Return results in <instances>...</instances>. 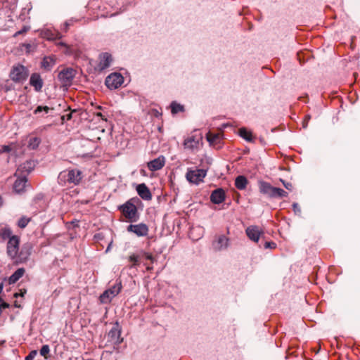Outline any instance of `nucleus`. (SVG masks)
<instances>
[{"label": "nucleus", "instance_id": "obj_1", "mask_svg": "<svg viewBox=\"0 0 360 360\" xmlns=\"http://www.w3.org/2000/svg\"><path fill=\"white\" fill-rule=\"evenodd\" d=\"M20 238L17 236H12L9 238L6 245V252L8 256L15 259L16 263H23L26 262L31 254L30 247L23 246L19 251Z\"/></svg>", "mask_w": 360, "mask_h": 360}, {"label": "nucleus", "instance_id": "obj_2", "mask_svg": "<svg viewBox=\"0 0 360 360\" xmlns=\"http://www.w3.org/2000/svg\"><path fill=\"white\" fill-rule=\"evenodd\" d=\"M82 179L81 171L77 169H66L60 172L58 184L65 186L67 184L78 185Z\"/></svg>", "mask_w": 360, "mask_h": 360}, {"label": "nucleus", "instance_id": "obj_3", "mask_svg": "<svg viewBox=\"0 0 360 360\" xmlns=\"http://www.w3.org/2000/svg\"><path fill=\"white\" fill-rule=\"evenodd\" d=\"M136 200L134 198H131L119 207V210L125 218L131 222L136 221L139 219L138 210L135 205Z\"/></svg>", "mask_w": 360, "mask_h": 360}, {"label": "nucleus", "instance_id": "obj_4", "mask_svg": "<svg viewBox=\"0 0 360 360\" xmlns=\"http://www.w3.org/2000/svg\"><path fill=\"white\" fill-rule=\"evenodd\" d=\"M29 75L28 70L22 65H14L10 72V78L15 82L25 81Z\"/></svg>", "mask_w": 360, "mask_h": 360}, {"label": "nucleus", "instance_id": "obj_5", "mask_svg": "<svg viewBox=\"0 0 360 360\" xmlns=\"http://www.w3.org/2000/svg\"><path fill=\"white\" fill-rule=\"evenodd\" d=\"M120 282L116 283L110 288L105 290L99 297V300L102 304H108L116 297L122 290Z\"/></svg>", "mask_w": 360, "mask_h": 360}, {"label": "nucleus", "instance_id": "obj_6", "mask_svg": "<svg viewBox=\"0 0 360 360\" xmlns=\"http://www.w3.org/2000/svg\"><path fill=\"white\" fill-rule=\"evenodd\" d=\"M124 82V78L120 73H112L105 79V85L110 89L120 87Z\"/></svg>", "mask_w": 360, "mask_h": 360}, {"label": "nucleus", "instance_id": "obj_7", "mask_svg": "<svg viewBox=\"0 0 360 360\" xmlns=\"http://www.w3.org/2000/svg\"><path fill=\"white\" fill-rule=\"evenodd\" d=\"M205 176L206 171L204 169L188 170L186 174V179L195 184L202 181Z\"/></svg>", "mask_w": 360, "mask_h": 360}, {"label": "nucleus", "instance_id": "obj_8", "mask_svg": "<svg viewBox=\"0 0 360 360\" xmlns=\"http://www.w3.org/2000/svg\"><path fill=\"white\" fill-rule=\"evenodd\" d=\"M127 230L128 232H131L139 237L146 236L148 234V226L143 223L138 224H130L127 226Z\"/></svg>", "mask_w": 360, "mask_h": 360}, {"label": "nucleus", "instance_id": "obj_9", "mask_svg": "<svg viewBox=\"0 0 360 360\" xmlns=\"http://www.w3.org/2000/svg\"><path fill=\"white\" fill-rule=\"evenodd\" d=\"M202 141L200 136L192 135L187 137L184 141V146L185 149L193 151L198 150L199 148L200 142Z\"/></svg>", "mask_w": 360, "mask_h": 360}, {"label": "nucleus", "instance_id": "obj_10", "mask_svg": "<svg viewBox=\"0 0 360 360\" xmlns=\"http://www.w3.org/2000/svg\"><path fill=\"white\" fill-rule=\"evenodd\" d=\"M245 233L250 240L257 243L260 236L264 233V231L257 226H250L246 229Z\"/></svg>", "mask_w": 360, "mask_h": 360}, {"label": "nucleus", "instance_id": "obj_11", "mask_svg": "<svg viewBox=\"0 0 360 360\" xmlns=\"http://www.w3.org/2000/svg\"><path fill=\"white\" fill-rule=\"evenodd\" d=\"M259 192L269 198H273L276 187L272 186L269 183L264 181L258 182Z\"/></svg>", "mask_w": 360, "mask_h": 360}, {"label": "nucleus", "instance_id": "obj_12", "mask_svg": "<svg viewBox=\"0 0 360 360\" xmlns=\"http://www.w3.org/2000/svg\"><path fill=\"white\" fill-rule=\"evenodd\" d=\"M75 75V72L72 68H67L60 72L58 78L64 84L68 85L71 84Z\"/></svg>", "mask_w": 360, "mask_h": 360}, {"label": "nucleus", "instance_id": "obj_13", "mask_svg": "<svg viewBox=\"0 0 360 360\" xmlns=\"http://www.w3.org/2000/svg\"><path fill=\"white\" fill-rule=\"evenodd\" d=\"M41 37L49 40L53 41L62 37L61 33L54 28H45L41 32Z\"/></svg>", "mask_w": 360, "mask_h": 360}, {"label": "nucleus", "instance_id": "obj_14", "mask_svg": "<svg viewBox=\"0 0 360 360\" xmlns=\"http://www.w3.org/2000/svg\"><path fill=\"white\" fill-rule=\"evenodd\" d=\"M120 334L121 331L119 329L118 324L116 323V325L113 326L109 331L108 337L110 339V341L111 342L112 344L118 345L122 340L120 338Z\"/></svg>", "mask_w": 360, "mask_h": 360}, {"label": "nucleus", "instance_id": "obj_15", "mask_svg": "<svg viewBox=\"0 0 360 360\" xmlns=\"http://www.w3.org/2000/svg\"><path fill=\"white\" fill-rule=\"evenodd\" d=\"M112 60V56L108 53H103L99 56V63L97 68L99 70H103L110 67Z\"/></svg>", "mask_w": 360, "mask_h": 360}, {"label": "nucleus", "instance_id": "obj_16", "mask_svg": "<svg viewBox=\"0 0 360 360\" xmlns=\"http://www.w3.org/2000/svg\"><path fill=\"white\" fill-rule=\"evenodd\" d=\"M165 164V158L160 155L158 158L148 162V168L149 170L154 172L161 169Z\"/></svg>", "mask_w": 360, "mask_h": 360}, {"label": "nucleus", "instance_id": "obj_17", "mask_svg": "<svg viewBox=\"0 0 360 360\" xmlns=\"http://www.w3.org/2000/svg\"><path fill=\"white\" fill-rule=\"evenodd\" d=\"M30 84L37 92L41 91L43 87V80L38 73H33L30 79Z\"/></svg>", "mask_w": 360, "mask_h": 360}, {"label": "nucleus", "instance_id": "obj_18", "mask_svg": "<svg viewBox=\"0 0 360 360\" xmlns=\"http://www.w3.org/2000/svg\"><path fill=\"white\" fill-rule=\"evenodd\" d=\"M225 200V192L221 188L213 191L210 195V200L214 204H220Z\"/></svg>", "mask_w": 360, "mask_h": 360}, {"label": "nucleus", "instance_id": "obj_19", "mask_svg": "<svg viewBox=\"0 0 360 360\" xmlns=\"http://www.w3.org/2000/svg\"><path fill=\"white\" fill-rule=\"evenodd\" d=\"M136 191L139 195L145 200H150L152 198L151 193L145 184H139L136 186Z\"/></svg>", "mask_w": 360, "mask_h": 360}, {"label": "nucleus", "instance_id": "obj_20", "mask_svg": "<svg viewBox=\"0 0 360 360\" xmlns=\"http://www.w3.org/2000/svg\"><path fill=\"white\" fill-rule=\"evenodd\" d=\"M206 138L210 145L217 146L220 143L222 139V134L221 133H212L209 131L206 135Z\"/></svg>", "mask_w": 360, "mask_h": 360}, {"label": "nucleus", "instance_id": "obj_21", "mask_svg": "<svg viewBox=\"0 0 360 360\" xmlns=\"http://www.w3.org/2000/svg\"><path fill=\"white\" fill-rule=\"evenodd\" d=\"M27 178L25 176L18 177L13 185V190L17 193H22L25 187Z\"/></svg>", "mask_w": 360, "mask_h": 360}, {"label": "nucleus", "instance_id": "obj_22", "mask_svg": "<svg viewBox=\"0 0 360 360\" xmlns=\"http://www.w3.org/2000/svg\"><path fill=\"white\" fill-rule=\"evenodd\" d=\"M12 237V231L8 226H2L0 228V242H4L9 240Z\"/></svg>", "mask_w": 360, "mask_h": 360}, {"label": "nucleus", "instance_id": "obj_23", "mask_svg": "<svg viewBox=\"0 0 360 360\" xmlns=\"http://www.w3.org/2000/svg\"><path fill=\"white\" fill-rule=\"evenodd\" d=\"M248 184L247 178L243 175H240L236 178L235 186L238 190H244Z\"/></svg>", "mask_w": 360, "mask_h": 360}, {"label": "nucleus", "instance_id": "obj_24", "mask_svg": "<svg viewBox=\"0 0 360 360\" xmlns=\"http://www.w3.org/2000/svg\"><path fill=\"white\" fill-rule=\"evenodd\" d=\"M25 274V269L23 268L18 269L10 277L9 283H16Z\"/></svg>", "mask_w": 360, "mask_h": 360}, {"label": "nucleus", "instance_id": "obj_25", "mask_svg": "<svg viewBox=\"0 0 360 360\" xmlns=\"http://www.w3.org/2000/svg\"><path fill=\"white\" fill-rule=\"evenodd\" d=\"M229 244V239L224 236H221L217 240L216 248L221 250L226 248Z\"/></svg>", "mask_w": 360, "mask_h": 360}, {"label": "nucleus", "instance_id": "obj_26", "mask_svg": "<svg viewBox=\"0 0 360 360\" xmlns=\"http://www.w3.org/2000/svg\"><path fill=\"white\" fill-rule=\"evenodd\" d=\"M55 65V60L53 57H45L44 58L41 66L44 69L50 70Z\"/></svg>", "mask_w": 360, "mask_h": 360}, {"label": "nucleus", "instance_id": "obj_27", "mask_svg": "<svg viewBox=\"0 0 360 360\" xmlns=\"http://www.w3.org/2000/svg\"><path fill=\"white\" fill-rule=\"evenodd\" d=\"M240 136L244 139L250 141L252 140V134L250 131H248L245 128H241L239 129Z\"/></svg>", "mask_w": 360, "mask_h": 360}, {"label": "nucleus", "instance_id": "obj_28", "mask_svg": "<svg viewBox=\"0 0 360 360\" xmlns=\"http://www.w3.org/2000/svg\"><path fill=\"white\" fill-rule=\"evenodd\" d=\"M288 193L286 191H285L283 189L276 187L273 198H285V197H288Z\"/></svg>", "mask_w": 360, "mask_h": 360}, {"label": "nucleus", "instance_id": "obj_29", "mask_svg": "<svg viewBox=\"0 0 360 360\" xmlns=\"http://www.w3.org/2000/svg\"><path fill=\"white\" fill-rule=\"evenodd\" d=\"M171 109H172V112L173 114H176L179 112L184 111V106L180 104H178L175 102H172L171 104Z\"/></svg>", "mask_w": 360, "mask_h": 360}, {"label": "nucleus", "instance_id": "obj_30", "mask_svg": "<svg viewBox=\"0 0 360 360\" xmlns=\"http://www.w3.org/2000/svg\"><path fill=\"white\" fill-rule=\"evenodd\" d=\"M39 143H40V140L38 138H37V137L32 138L29 141L28 147L30 149H35L38 147Z\"/></svg>", "mask_w": 360, "mask_h": 360}, {"label": "nucleus", "instance_id": "obj_31", "mask_svg": "<svg viewBox=\"0 0 360 360\" xmlns=\"http://www.w3.org/2000/svg\"><path fill=\"white\" fill-rule=\"evenodd\" d=\"M30 221V218L26 217H22L18 221V226L20 229H24L28 224Z\"/></svg>", "mask_w": 360, "mask_h": 360}, {"label": "nucleus", "instance_id": "obj_32", "mask_svg": "<svg viewBox=\"0 0 360 360\" xmlns=\"http://www.w3.org/2000/svg\"><path fill=\"white\" fill-rule=\"evenodd\" d=\"M129 260L130 262H131L130 268L139 265V258L138 255H136L134 254L130 255L129 257Z\"/></svg>", "mask_w": 360, "mask_h": 360}, {"label": "nucleus", "instance_id": "obj_33", "mask_svg": "<svg viewBox=\"0 0 360 360\" xmlns=\"http://www.w3.org/2000/svg\"><path fill=\"white\" fill-rule=\"evenodd\" d=\"M50 352V348L48 345H44L40 349V354L43 356H46Z\"/></svg>", "mask_w": 360, "mask_h": 360}, {"label": "nucleus", "instance_id": "obj_34", "mask_svg": "<svg viewBox=\"0 0 360 360\" xmlns=\"http://www.w3.org/2000/svg\"><path fill=\"white\" fill-rule=\"evenodd\" d=\"M50 108L48 106H38L34 111V114L39 113L42 111H44L46 113H48Z\"/></svg>", "mask_w": 360, "mask_h": 360}, {"label": "nucleus", "instance_id": "obj_35", "mask_svg": "<svg viewBox=\"0 0 360 360\" xmlns=\"http://www.w3.org/2000/svg\"><path fill=\"white\" fill-rule=\"evenodd\" d=\"M30 27L29 26H24L20 30L16 32L14 34V37H17V36H18L20 34H25L27 32H28L30 30Z\"/></svg>", "mask_w": 360, "mask_h": 360}, {"label": "nucleus", "instance_id": "obj_36", "mask_svg": "<svg viewBox=\"0 0 360 360\" xmlns=\"http://www.w3.org/2000/svg\"><path fill=\"white\" fill-rule=\"evenodd\" d=\"M280 180H281V181L282 182V184H283V185L284 186V187H285L287 190H288V191H292V189H293V186H292V184L290 182L285 181H284V180H283V179H280Z\"/></svg>", "mask_w": 360, "mask_h": 360}, {"label": "nucleus", "instance_id": "obj_37", "mask_svg": "<svg viewBox=\"0 0 360 360\" xmlns=\"http://www.w3.org/2000/svg\"><path fill=\"white\" fill-rule=\"evenodd\" d=\"M37 354V352L36 350H33L25 357V360H33Z\"/></svg>", "mask_w": 360, "mask_h": 360}, {"label": "nucleus", "instance_id": "obj_38", "mask_svg": "<svg viewBox=\"0 0 360 360\" xmlns=\"http://www.w3.org/2000/svg\"><path fill=\"white\" fill-rule=\"evenodd\" d=\"M276 245L274 242H265V243H264L265 248L274 249V248H276Z\"/></svg>", "mask_w": 360, "mask_h": 360}, {"label": "nucleus", "instance_id": "obj_39", "mask_svg": "<svg viewBox=\"0 0 360 360\" xmlns=\"http://www.w3.org/2000/svg\"><path fill=\"white\" fill-rule=\"evenodd\" d=\"M8 307V304L4 302V300L0 297V311L3 309H6Z\"/></svg>", "mask_w": 360, "mask_h": 360}, {"label": "nucleus", "instance_id": "obj_40", "mask_svg": "<svg viewBox=\"0 0 360 360\" xmlns=\"http://www.w3.org/2000/svg\"><path fill=\"white\" fill-rule=\"evenodd\" d=\"M309 120H310L309 115L305 116V118L303 121V124H302L304 128H306L307 127L308 122L309 121Z\"/></svg>", "mask_w": 360, "mask_h": 360}, {"label": "nucleus", "instance_id": "obj_41", "mask_svg": "<svg viewBox=\"0 0 360 360\" xmlns=\"http://www.w3.org/2000/svg\"><path fill=\"white\" fill-rule=\"evenodd\" d=\"M144 255L146 257V259H147L148 260H150L152 262H153L154 258H153V255L151 254L145 253Z\"/></svg>", "mask_w": 360, "mask_h": 360}, {"label": "nucleus", "instance_id": "obj_42", "mask_svg": "<svg viewBox=\"0 0 360 360\" xmlns=\"http://www.w3.org/2000/svg\"><path fill=\"white\" fill-rule=\"evenodd\" d=\"M11 147L10 146H4L2 147V151L3 152H5V153H8V152H10L11 151Z\"/></svg>", "mask_w": 360, "mask_h": 360}, {"label": "nucleus", "instance_id": "obj_43", "mask_svg": "<svg viewBox=\"0 0 360 360\" xmlns=\"http://www.w3.org/2000/svg\"><path fill=\"white\" fill-rule=\"evenodd\" d=\"M70 26V23L68 22H65V24H64V27L63 28V30L65 31V32H67L68 30V27Z\"/></svg>", "mask_w": 360, "mask_h": 360}, {"label": "nucleus", "instance_id": "obj_44", "mask_svg": "<svg viewBox=\"0 0 360 360\" xmlns=\"http://www.w3.org/2000/svg\"><path fill=\"white\" fill-rule=\"evenodd\" d=\"M292 207H293V209H294V211H295V212H296L297 210H299V211H300V210H299V208H298V207H299V206H298V204H297V203H295H295H293Z\"/></svg>", "mask_w": 360, "mask_h": 360}, {"label": "nucleus", "instance_id": "obj_45", "mask_svg": "<svg viewBox=\"0 0 360 360\" xmlns=\"http://www.w3.org/2000/svg\"><path fill=\"white\" fill-rule=\"evenodd\" d=\"M58 46H64V47H68V46L66 45V44H65L64 42H59L57 44Z\"/></svg>", "mask_w": 360, "mask_h": 360}, {"label": "nucleus", "instance_id": "obj_46", "mask_svg": "<svg viewBox=\"0 0 360 360\" xmlns=\"http://www.w3.org/2000/svg\"><path fill=\"white\" fill-rule=\"evenodd\" d=\"M152 269H153V267H152V266H147V270H148V271H150V270H152Z\"/></svg>", "mask_w": 360, "mask_h": 360}, {"label": "nucleus", "instance_id": "obj_47", "mask_svg": "<svg viewBox=\"0 0 360 360\" xmlns=\"http://www.w3.org/2000/svg\"><path fill=\"white\" fill-rule=\"evenodd\" d=\"M67 117H68V120H70V119H71V117H72V115H71V114L70 113V114H68V115H67Z\"/></svg>", "mask_w": 360, "mask_h": 360}, {"label": "nucleus", "instance_id": "obj_48", "mask_svg": "<svg viewBox=\"0 0 360 360\" xmlns=\"http://www.w3.org/2000/svg\"><path fill=\"white\" fill-rule=\"evenodd\" d=\"M2 206V198L0 196V207Z\"/></svg>", "mask_w": 360, "mask_h": 360}, {"label": "nucleus", "instance_id": "obj_49", "mask_svg": "<svg viewBox=\"0 0 360 360\" xmlns=\"http://www.w3.org/2000/svg\"><path fill=\"white\" fill-rule=\"evenodd\" d=\"M27 165H32V162H27Z\"/></svg>", "mask_w": 360, "mask_h": 360}, {"label": "nucleus", "instance_id": "obj_50", "mask_svg": "<svg viewBox=\"0 0 360 360\" xmlns=\"http://www.w3.org/2000/svg\"><path fill=\"white\" fill-rule=\"evenodd\" d=\"M193 230H194V229H191V234L192 233Z\"/></svg>", "mask_w": 360, "mask_h": 360}, {"label": "nucleus", "instance_id": "obj_51", "mask_svg": "<svg viewBox=\"0 0 360 360\" xmlns=\"http://www.w3.org/2000/svg\"><path fill=\"white\" fill-rule=\"evenodd\" d=\"M98 116H102L101 113H98L97 114Z\"/></svg>", "mask_w": 360, "mask_h": 360}]
</instances>
